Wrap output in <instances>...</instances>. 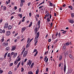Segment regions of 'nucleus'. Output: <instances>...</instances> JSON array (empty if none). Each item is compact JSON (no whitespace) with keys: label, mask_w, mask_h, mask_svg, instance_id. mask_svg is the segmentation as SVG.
Instances as JSON below:
<instances>
[{"label":"nucleus","mask_w":74,"mask_h":74,"mask_svg":"<svg viewBox=\"0 0 74 74\" xmlns=\"http://www.w3.org/2000/svg\"><path fill=\"white\" fill-rule=\"evenodd\" d=\"M21 64V62H20L18 64H17V68H18L19 67V66L20 65V64Z\"/></svg>","instance_id":"393cba45"},{"label":"nucleus","mask_w":74,"mask_h":74,"mask_svg":"<svg viewBox=\"0 0 74 74\" xmlns=\"http://www.w3.org/2000/svg\"><path fill=\"white\" fill-rule=\"evenodd\" d=\"M37 52V50L36 49H35L33 53H34V52Z\"/></svg>","instance_id":"49530a36"},{"label":"nucleus","mask_w":74,"mask_h":74,"mask_svg":"<svg viewBox=\"0 0 74 74\" xmlns=\"http://www.w3.org/2000/svg\"><path fill=\"white\" fill-rule=\"evenodd\" d=\"M27 51H25L23 54V57H25L26 56V55H27Z\"/></svg>","instance_id":"20e7f679"},{"label":"nucleus","mask_w":74,"mask_h":74,"mask_svg":"<svg viewBox=\"0 0 74 74\" xmlns=\"http://www.w3.org/2000/svg\"><path fill=\"white\" fill-rule=\"evenodd\" d=\"M5 33V30L3 29V30L0 29V33Z\"/></svg>","instance_id":"0eeeda50"},{"label":"nucleus","mask_w":74,"mask_h":74,"mask_svg":"<svg viewBox=\"0 0 74 74\" xmlns=\"http://www.w3.org/2000/svg\"><path fill=\"white\" fill-rule=\"evenodd\" d=\"M8 58H9V59H10L11 58L12 56H11V54H10V53H9L8 54Z\"/></svg>","instance_id":"ddd939ff"},{"label":"nucleus","mask_w":74,"mask_h":74,"mask_svg":"<svg viewBox=\"0 0 74 74\" xmlns=\"http://www.w3.org/2000/svg\"><path fill=\"white\" fill-rule=\"evenodd\" d=\"M21 58H19L17 60H16L17 62H19V61H20V60H21Z\"/></svg>","instance_id":"f704fd0d"},{"label":"nucleus","mask_w":74,"mask_h":74,"mask_svg":"<svg viewBox=\"0 0 74 74\" xmlns=\"http://www.w3.org/2000/svg\"><path fill=\"white\" fill-rule=\"evenodd\" d=\"M32 13L31 12L29 13V16L30 17H31L32 16Z\"/></svg>","instance_id":"a19ab883"},{"label":"nucleus","mask_w":74,"mask_h":74,"mask_svg":"<svg viewBox=\"0 0 74 74\" xmlns=\"http://www.w3.org/2000/svg\"><path fill=\"white\" fill-rule=\"evenodd\" d=\"M11 53V56H12V55H14V53L13 52H12V53Z\"/></svg>","instance_id":"58836bf2"},{"label":"nucleus","mask_w":74,"mask_h":74,"mask_svg":"<svg viewBox=\"0 0 74 74\" xmlns=\"http://www.w3.org/2000/svg\"><path fill=\"white\" fill-rule=\"evenodd\" d=\"M31 61H30V60H28V62H27V65H29V64L30 63Z\"/></svg>","instance_id":"6ab92c4d"},{"label":"nucleus","mask_w":74,"mask_h":74,"mask_svg":"<svg viewBox=\"0 0 74 74\" xmlns=\"http://www.w3.org/2000/svg\"><path fill=\"white\" fill-rule=\"evenodd\" d=\"M25 0H21V3H22L23 4L24 3H25Z\"/></svg>","instance_id":"473e14b6"},{"label":"nucleus","mask_w":74,"mask_h":74,"mask_svg":"<svg viewBox=\"0 0 74 74\" xmlns=\"http://www.w3.org/2000/svg\"><path fill=\"white\" fill-rule=\"evenodd\" d=\"M49 5L50 6H51V7H53V4L52 3H50Z\"/></svg>","instance_id":"c85d7f7f"},{"label":"nucleus","mask_w":74,"mask_h":74,"mask_svg":"<svg viewBox=\"0 0 74 74\" xmlns=\"http://www.w3.org/2000/svg\"><path fill=\"white\" fill-rule=\"evenodd\" d=\"M4 29H6L8 27V23H6L5 25V26L4 27Z\"/></svg>","instance_id":"6e6552de"},{"label":"nucleus","mask_w":74,"mask_h":74,"mask_svg":"<svg viewBox=\"0 0 74 74\" xmlns=\"http://www.w3.org/2000/svg\"><path fill=\"white\" fill-rule=\"evenodd\" d=\"M49 16H50V18L51 19V17H52V15H51V14H50Z\"/></svg>","instance_id":"338daca9"},{"label":"nucleus","mask_w":74,"mask_h":74,"mask_svg":"<svg viewBox=\"0 0 74 74\" xmlns=\"http://www.w3.org/2000/svg\"><path fill=\"white\" fill-rule=\"evenodd\" d=\"M29 41H30V38H28V40H27V42H29Z\"/></svg>","instance_id":"37998d69"},{"label":"nucleus","mask_w":74,"mask_h":74,"mask_svg":"<svg viewBox=\"0 0 74 74\" xmlns=\"http://www.w3.org/2000/svg\"><path fill=\"white\" fill-rule=\"evenodd\" d=\"M31 3L30 2H29L28 3V6H30V5Z\"/></svg>","instance_id":"6e6d98bb"},{"label":"nucleus","mask_w":74,"mask_h":74,"mask_svg":"<svg viewBox=\"0 0 74 74\" xmlns=\"http://www.w3.org/2000/svg\"><path fill=\"white\" fill-rule=\"evenodd\" d=\"M48 61V58H47L46 60L45 61V62L47 63Z\"/></svg>","instance_id":"052dcab7"},{"label":"nucleus","mask_w":74,"mask_h":74,"mask_svg":"<svg viewBox=\"0 0 74 74\" xmlns=\"http://www.w3.org/2000/svg\"><path fill=\"white\" fill-rule=\"evenodd\" d=\"M4 38H3L2 39H1L2 42H4Z\"/></svg>","instance_id":"13d9d810"},{"label":"nucleus","mask_w":74,"mask_h":74,"mask_svg":"<svg viewBox=\"0 0 74 74\" xmlns=\"http://www.w3.org/2000/svg\"><path fill=\"white\" fill-rule=\"evenodd\" d=\"M51 28L52 27V25H53V24L52 23H51Z\"/></svg>","instance_id":"0e129e2a"},{"label":"nucleus","mask_w":74,"mask_h":74,"mask_svg":"<svg viewBox=\"0 0 74 74\" xmlns=\"http://www.w3.org/2000/svg\"><path fill=\"white\" fill-rule=\"evenodd\" d=\"M3 71L2 70H0V73L1 74V73H3Z\"/></svg>","instance_id":"09e8293b"},{"label":"nucleus","mask_w":74,"mask_h":74,"mask_svg":"<svg viewBox=\"0 0 74 74\" xmlns=\"http://www.w3.org/2000/svg\"><path fill=\"white\" fill-rule=\"evenodd\" d=\"M3 11H5V10H6V7L5 6H4L3 8Z\"/></svg>","instance_id":"5701e85b"},{"label":"nucleus","mask_w":74,"mask_h":74,"mask_svg":"<svg viewBox=\"0 0 74 74\" xmlns=\"http://www.w3.org/2000/svg\"><path fill=\"white\" fill-rule=\"evenodd\" d=\"M49 14L47 13L45 15V16L44 18V19H46V17L48 18V17H49Z\"/></svg>","instance_id":"7ed1b4c3"},{"label":"nucleus","mask_w":74,"mask_h":74,"mask_svg":"<svg viewBox=\"0 0 74 74\" xmlns=\"http://www.w3.org/2000/svg\"><path fill=\"white\" fill-rule=\"evenodd\" d=\"M69 22V23H72V24H73V23H74V21L73 20H71V19H69L68 20Z\"/></svg>","instance_id":"39448f33"},{"label":"nucleus","mask_w":74,"mask_h":74,"mask_svg":"<svg viewBox=\"0 0 74 74\" xmlns=\"http://www.w3.org/2000/svg\"><path fill=\"white\" fill-rule=\"evenodd\" d=\"M18 33H17L15 35H14V37H16V36H17V35H18Z\"/></svg>","instance_id":"c03bdc74"},{"label":"nucleus","mask_w":74,"mask_h":74,"mask_svg":"<svg viewBox=\"0 0 74 74\" xmlns=\"http://www.w3.org/2000/svg\"><path fill=\"white\" fill-rule=\"evenodd\" d=\"M68 7H69V8H71V10H72V9H73V7H71V6H68Z\"/></svg>","instance_id":"ea45409f"},{"label":"nucleus","mask_w":74,"mask_h":74,"mask_svg":"<svg viewBox=\"0 0 74 74\" xmlns=\"http://www.w3.org/2000/svg\"><path fill=\"white\" fill-rule=\"evenodd\" d=\"M47 22H50L51 21V20H50V18H47Z\"/></svg>","instance_id":"bb28decb"},{"label":"nucleus","mask_w":74,"mask_h":74,"mask_svg":"<svg viewBox=\"0 0 74 74\" xmlns=\"http://www.w3.org/2000/svg\"><path fill=\"white\" fill-rule=\"evenodd\" d=\"M46 71H47V72L48 71V68H46Z\"/></svg>","instance_id":"603ef678"},{"label":"nucleus","mask_w":74,"mask_h":74,"mask_svg":"<svg viewBox=\"0 0 74 74\" xmlns=\"http://www.w3.org/2000/svg\"><path fill=\"white\" fill-rule=\"evenodd\" d=\"M28 74H33V73L32 71H30L28 72Z\"/></svg>","instance_id":"cd10ccee"},{"label":"nucleus","mask_w":74,"mask_h":74,"mask_svg":"<svg viewBox=\"0 0 74 74\" xmlns=\"http://www.w3.org/2000/svg\"><path fill=\"white\" fill-rule=\"evenodd\" d=\"M26 29V27H23L22 28V29H21V32L22 33H23L25 30Z\"/></svg>","instance_id":"423d86ee"},{"label":"nucleus","mask_w":74,"mask_h":74,"mask_svg":"<svg viewBox=\"0 0 74 74\" xmlns=\"http://www.w3.org/2000/svg\"><path fill=\"white\" fill-rule=\"evenodd\" d=\"M8 3H8V1H6V3H5V4H6V5H7V4H8Z\"/></svg>","instance_id":"e2e57ef3"},{"label":"nucleus","mask_w":74,"mask_h":74,"mask_svg":"<svg viewBox=\"0 0 74 74\" xmlns=\"http://www.w3.org/2000/svg\"><path fill=\"white\" fill-rule=\"evenodd\" d=\"M69 58H71V59H73V56L71 54H69Z\"/></svg>","instance_id":"f3484780"},{"label":"nucleus","mask_w":74,"mask_h":74,"mask_svg":"<svg viewBox=\"0 0 74 74\" xmlns=\"http://www.w3.org/2000/svg\"><path fill=\"white\" fill-rule=\"evenodd\" d=\"M66 46H63V47L62 48L64 50H65V49H66Z\"/></svg>","instance_id":"c756f323"},{"label":"nucleus","mask_w":74,"mask_h":74,"mask_svg":"<svg viewBox=\"0 0 74 74\" xmlns=\"http://www.w3.org/2000/svg\"><path fill=\"white\" fill-rule=\"evenodd\" d=\"M71 16L72 18H74V13L71 14Z\"/></svg>","instance_id":"2f4dec72"},{"label":"nucleus","mask_w":74,"mask_h":74,"mask_svg":"<svg viewBox=\"0 0 74 74\" xmlns=\"http://www.w3.org/2000/svg\"><path fill=\"white\" fill-rule=\"evenodd\" d=\"M64 32H62V33L63 34H66V31H64Z\"/></svg>","instance_id":"864d4df0"},{"label":"nucleus","mask_w":74,"mask_h":74,"mask_svg":"<svg viewBox=\"0 0 74 74\" xmlns=\"http://www.w3.org/2000/svg\"><path fill=\"white\" fill-rule=\"evenodd\" d=\"M6 50L7 51H10V48L9 47H8L6 48Z\"/></svg>","instance_id":"412c9836"},{"label":"nucleus","mask_w":74,"mask_h":74,"mask_svg":"<svg viewBox=\"0 0 74 74\" xmlns=\"http://www.w3.org/2000/svg\"><path fill=\"white\" fill-rule=\"evenodd\" d=\"M25 51V50H23L22 52H21V55H22L23 54V52H24V51Z\"/></svg>","instance_id":"72a5a7b5"},{"label":"nucleus","mask_w":74,"mask_h":74,"mask_svg":"<svg viewBox=\"0 0 74 74\" xmlns=\"http://www.w3.org/2000/svg\"><path fill=\"white\" fill-rule=\"evenodd\" d=\"M51 39H49L48 41L49 42H51Z\"/></svg>","instance_id":"bf43d9fd"},{"label":"nucleus","mask_w":74,"mask_h":74,"mask_svg":"<svg viewBox=\"0 0 74 74\" xmlns=\"http://www.w3.org/2000/svg\"><path fill=\"white\" fill-rule=\"evenodd\" d=\"M38 53V51H37L36 52V53L34 55V56H36L37 55V54Z\"/></svg>","instance_id":"e433bc0d"},{"label":"nucleus","mask_w":74,"mask_h":74,"mask_svg":"<svg viewBox=\"0 0 74 74\" xmlns=\"http://www.w3.org/2000/svg\"><path fill=\"white\" fill-rule=\"evenodd\" d=\"M34 66V63H32L31 65V68H32Z\"/></svg>","instance_id":"4be33fe9"},{"label":"nucleus","mask_w":74,"mask_h":74,"mask_svg":"<svg viewBox=\"0 0 74 74\" xmlns=\"http://www.w3.org/2000/svg\"><path fill=\"white\" fill-rule=\"evenodd\" d=\"M40 36V32H37L36 34V35L35 37V40H34V41H36L34 43V45L35 46L37 45V43L38 42V37Z\"/></svg>","instance_id":"f257e3e1"},{"label":"nucleus","mask_w":74,"mask_h":74,"mask_svg":"<svg viewBox=\"0 0 74 74\" xmlns=\"http://www.w3.org/2000/svg\"><path fill=\"white\" fill-rule=\"evenodd\" d=\"M44 7V5L41 6H40L39 8V9H40V8H42L43 7Z\"/></svg>","instance_id":"de8ad7c7"},{"label":"nucleus","mask_w":74,"mask_h":74,"mask_svg":"<svg viewBox=\"0 0 74 74\" xmlns=\"http://www.w3.org/2000/svg\"><path fill=\"white\" fill-rule=\"evenodd\" d=\"M27 59H25L24 60V62H26V61H27Z\"/></svg>","instance_id":"69168bd1"},{"label":"nucleus","mask_w":74,"mask_h":74,"mask_svg":"<svg viewBox=\"0 0 74 74\" xmlns=\"http://www.w3.org/2000/svg\"><path fill=\"white\" fill-rule=\"evenodd\" d=\"M21 71L22 72H23V71H24V69H23V67H22L21 68Z\"/></svg>","instance_id":"c9c22d12"},{"label":"nucleus","mask_w":74,"mask_h":74,"mask_svg":"<svg viewBox=\"0 0 74 74\" xmlns=\"http://www.w3.org/2000/svg\"><path fill=\"white\" fill-rule=\"evenodd\" d=\"M10 31H7L6 34V36H8L10 35Z\"/></svg>","instance_id":"9d476101"},{"label":"nucleus","mask_w":74,"mask_h":74,"mask_svg":"<svg viewBox=\"0 0 74 74\" xmlns=\"http://www.w3.org/2000/svg\"><path fill=\"white\" fill-rule=\"evenodd\" d=\"M14 10H16V9H17V7H16V6H15L14 7Z\"/></svg>","instance_id":"774afa93"},{"label":"nucleus","mask_w":74,"mask_h":74,"mask_svg":"<svg viewBox=\"0 0 74 74\" xmlns=\"http://www.w3.org/2000/svg\"><path fill=\"white\" fill-rule=\"evenodd\" d=\"M69 72L70 74L71 73H72V70L71 69H69Z\"/></svg>","instance_id":"aec40b11"},{"label":"nucleus","mask_w":74,"mask_h":74,"mask_svg":"<svg viewBox=\"0 0 74 74\" xmlns=\"http://www.w3.org/2000/svg\"><path fill=\"white\" fill-rule=\"evenodd\" d=\"M62 56H60L59 60H61V59H62Z\"/></svg>","instance_id":"dca6fc26"},{"label":"nucleus","mask_w":74,"mask_h":74,"mask_svg":"<svg viewBox=\"0 0 74 74\" xmlns=\"http://www.w3.org/2000/svg\"><path fill=\"white\" fill-rule=\"evenodd\" d=\"M40 23H41V21L40 20H39L38 22V25H40Z\"/></svg>","instance_id":"7c9ffc66"},{"label":"nucleus","mask_w":74,"mask_h":74,"mask_svg":"<svg viewBox=\"0 0 74 74\" xmlns=\"http://www.w3.org/2000/svg\"><path fill=\"white\" fill-rule=\"evenodd\" d=\"M2 45H4V47H7V46H8V42L3 43V44H2Z\"/></svg>","instance_id":"1a4fd4ad"},{"label":"nucleus","mask_w":74,"mask_h":74,"mask_svg":"<svg viewBox=\"0 0 74 74\" xmlns=\"http://www.w3.org/2000/svg\"><path fill=\"white\" fill-rule=\"evenodd\" d=\"M12 26H11L9 25L8 27V30H10V29H12Z\"/></svg>","instance_id":"2eb2a0df"},{"label":"nucleus","mask_w":74,"mask_h":74,"mask_svg":"<svg viewBox=\"0 0 74 74\" xmlns=\"http://www.w3.org/2000/svg\"><path fill=\"white\" fill-rule=\"evenodd\" d=\"M13 18H14V16H12L11 17V18L10 19V20H12V19H13Z\"/></svg>","instance_id":"680f3d73"},{"label":"nucleus","mask_w":74,"mask_h":74,"mask_svg":"<svg viewBox=\"0 0 74 74\" xmlns=\"http://www.w3.org/2000/svg\"><path fill=\"white\" fill-rule=\"evenodd\" d=\"M23 63H24V61H22V62H21V65L23 66Z\"/></svg>","instance_id":"8fccbe9b"},{"label":"nucleus","mask_w":74,"mask_h":74,"mask_svg":"<svg viewBox=\"0 0 74 74\" xmlns=\"http://www.w3.org/2000/svg\"><path fill=\"white\" fill-rule=\"evenodd\" d=\"M58 32H56V33L55 35L56 37V38L57 37V36H58Z\"/></svg>","instance_id":"3c124183"},{"label":"nucleus","mask_w":74,"mask_h":74,"mask_svg":"<svg viewBox=\"0 0 74 74\" xmlns=\"http://www.w3.org/2000/svg\"><path fill=\"white\" fill-rule=\"evenodd\" d=\"M23 4L22 3H21V4H20V6L21 7H22L23 5Z\"/></svg>","instance_id":"4d7b16f0"},{"label":"nucleus","mask_w":74,"mask_h":74,"mask_svg":"<svg viewBox=\"0 0 74 74\" xmlns=\"http://www.w3.org/2000/svg\"><path fill=\"white\" fill-rule=\"evenodd\" d=\"M38 29V27H37L36 28H35V30L34 31H38V30L37 29Z\"/></svg>","instance_id":"4c0bfd02"},{"label":"nucleus","mask_w":74,"mask_h":74,"mask_svg":"<svg viewBox=\"0 0 74 74\" xmlns=\"http://www.w3.org/2000/svg\"><path fill=\"white\" fill-rule=\"evenodd\" d=\"M47 58V57L45 56V58L44 59V61H45V60H46V59Z\"/></svg>","instance_id":"79ce46f5"},{"label":"nucleus","mask_w":74,"mask_h":74,"mask_svg":"<svg viewBox=\"0 0 74 74\" xmlns=\"http://www.w3.org/2000/svg\"><path fill=\"white\" fill-rule=\"evenodd\" d=\"M32 24H33V22H30V23L29 25L28 26V27H30L31 26H32Z\"/></svg>","instance_id":"4468645a"},{"label":"nucleus","mask_w":74,"mask_h":74,"mask_svg":"<svg viewBox=\"0 0 74 74\" xmlns=\"http://www.w3.org/2000/svg\"><path fill=\"white\" fill-rule=\"evenodd\" d=\"M16 49V47L15 46H12V49L11 51H14V50Z\"/></svg>","instance_id":"f03ea898"},{"label":"nucleus","mask_w":74,"mask_h":74,"mask_svg":"<svg viewBox=\"0 0 74 74\" xmlns=\"http://www.w3.org/2000/svg\"><path fill=\"white\" fill-rule=\"evenodd\" d=\"M14 54V56L16 57V56L17 55V53H16Z\"/></svg>","instance_id":"5fc2aeb1"},{"label":"nucleus","mask_w":74,"mask_h":74,"mask_svg":"<svg viewBox=\"0 0 74 74\" xmlns=\"http://www.w3.org/2000/svg\"><path fill=\"white\" fill-rule=\"evenodd\" d=\"M64 45L65 46H68L70 45V43L69 42H66L64 44Z\"/></svg>","instance_id":"9b49d317"},{"label":"nucleus","mask_w":74,"mask_h":74,"mask_svg":"<svg viewBox=\"0 0 74 74\" xmlns=\"http://www.w3.org/2000/svg\"><path fill=\"white\" fill-rule=\"evenodd\" d=\"M18 64V62H17V60H16L14 62V64H15V65H16Z\"/></svg>","instance_id":"b1692460"},{"label":"nucleus","mask_w":74,"mask_h":74,"mask_svg":"<svg viewBox=\"0 0 74 74\" xmlns=\"http://www.w3.org/2000/svg\"><path fill=\"white\" fill-rule=\"evenodd\" d=\"M18 16L20 17V18H22V14H19L18 15Z\"/></svg>","instance_id":"a211bd4d"},{"label":"nucleus","mask_w":74,"mask_h":74,"mask_svg":"<svg viewBox=\"0 0 74 74\" xmlns=\"http://www.w3.org/2000/svg\"><path fill=\"white\" fill-rule=\"evenodd\" d=\"M39 71V70H38V69L37 70H36V74H38Z\"/></svg>","instance_id":"a878e982"},{"label":"nucleus","mask_w":74,"mask_h":74,"mask_svg":"<svg viewBox=\"0 0 74 74\" xmlns=\"http://www.w3.org/2000/svg\"><path fill=\"white\" fill-rule=\"evenodd\" d=\"M58 37H60V33H59L58 34Z\"/></svg>","instance_id":"a18cd8bd"},{"label":"nucleus","mask_w":74,"mask_h":74,"mask_svg":"<svg viewBox=\"0 0 74 74\" xmlns=\"http://www.w3.org/2000/svg\"><path fill=\"white\" fill-rule=\"evenodd\" d=\"M66 64H65L64 65V73L66 72Z\"/></svg>","instance_id":"f8f14e48"}]
</instances>
